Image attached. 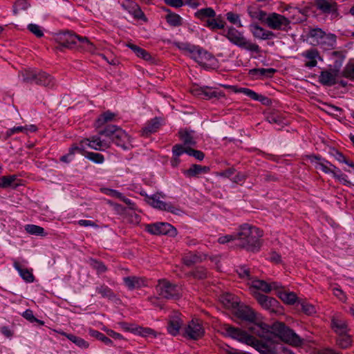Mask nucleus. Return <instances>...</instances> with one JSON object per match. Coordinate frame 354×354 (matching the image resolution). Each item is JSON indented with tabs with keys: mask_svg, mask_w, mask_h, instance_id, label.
<instances>
[{
	"mask_svg": "<svg viewBox=\"0 0 354 354\" xmlns=\"http://www.w3.org/2000/svg\"><path fill=\"white\" fill-rule=\"evenodd\" d=\"M238 318L250 322L249 330L254 335L267 341H274L279 338L290 345L299 346L303 340L284 323L277 322L272 326L258 322L255 312L249 306H241L236 312Z\"/></svg>",
	"mask_w": 354,
	"mask_h": 354,
	"instance_id": "obj_1",
	"label": "nucleus"
},
{
	"mask_svg": "<svg viewBox=\"0 0 354 354\" xmlns=\"http://www.w3.org/2000/svg\"><path fill=\"white\" fill-rule=\"evenodd\" d=\"M263 235V232L259 228L244 224L237 233L238 246L250 252L259 251L262 245L261 238Z\"/></svg>",
	"mask_w": 354,
	"mask_h": 354,
	"instance_id": "obj_2",
	"label": "nucleus"
},
{
	"mask_svg": "<svg viewBox=\"0 0 354 354\" xmlns=\"http://www.w3.org/2000/svg\"><path fill=\"white\" fill-rule=\"evenodd\" d=\"M156 292L160 299H178L180 296V290L177 285L171 283L165 279H159L155 286Z\"/></svg>",
	"mask_w": 354,
	"mask_h": 354,
	"instance_id": "obj_3",
	"label": "nucleus"
},
{
	"mask_svg": "<svg viewBox=\"0 0 354 354\" xmlns=\"http://www.w3.org/2000/svg\"><path fill=\"white\" fill-rule=\"evenodd\" d=\"M221 328L225 335L230 337L232 339H236L248 345L252 346L254 348H255V346L259 342V341L255 337L248 335L245 331L241 330L239 328L225 324L222 326Z\"/></svg>",
	"mask_w": 354,
	"mask_h": 354,
	"instance_id": "obj_4",
	"label": "nucleus"
},
{
	"mask_svg": "<svg viewBox=\"0 0 354 354\" xmlns=\"http://www.w3.org/2000/svg\"><path fill=\"white\" fill-rule=\"evenodd\" d=\"M165 195L160 193H156L151 196L146 195V202L154 208L160 210L167 211L176 215H181L183 211L171 203H167L160 200V198H165Z\"/></svg>",
	"mask_w": 354,
	"mask_h": 354,
	"instance_id": "obj_5",
	"label": "nucleus"
},
{
	"mask_svg": "<svg viewBox=\"0 0 354 354\" xmlns=\"http://www.w3.org/2000/svg\"><path fill=\"white\" fill-rule=\"evenodd\" d=\"M145 230L154 235H169L175 236L176 229L168 223H156L145 225Z\"/></svg>",
	"mask_w": 354,
	"mask_h": 354,
	"instance_id": "obj_6",
	"label": "nucleus"
},
{
	"mask_svg": "<svg viewBox=\"0 0 354 354\" xmlns=\"http://www.w3.org/2000/svg\"><path fill=\"white\" fill-rule=\"evenodd\" d=\"M204 335V329L198 319H192L183 330V335L185 338L197 340Z\"/></svg>",
	"mask_w": 354,
	"mask_h": 354,
	"instance_id": "obj_7",
	"label": "nucleus"
},
{
	"mask_svg": "<svg viewBox=\"0 0 354 354\" xmlns=\"http://www.w3.org/2000/svg\"><path fill=\"white\" fill-rule=\"evenodd\" d=\"M227 38L236 45L243 46L251 51H259V46L245 40L241 34L235 28H230L227 35Z\"/></svg>",
	"mask_w": 354,
	"mask_h": 354,
	"instance_id": "obj_8",
	"label": "nucleus"
},
{
	"mask_svg": "<svg viewBox=\"0 0 354 354\" xmlns=\"http://www.w3.org/2000/svg\"><path fill=\"white\" fill-rule=\"evenodd\" d=\"M254 297L259 304L265 309L271 312H274L278 306V301L272 297H269L258 292H254Z\"/></svg>",
	"mask_w": 354,
	"mask_h": 354,
	"instance_id": "obj_9",
	"label": "nucleus"
},
{
	"mask_svg": "<svg viewBox=\"0 0 354 354\" xmlns=\"http://www.w3.org/2000/svg\"><path fill=\"white\" fill-rule=\"evenodd\" d=\"M192 54V58L194 59L201 66L207 68L209 66L213 56L206 50L201 49L189 50Z\"/></svg>",
	"mask_w": 354,
	"mask_h": 354,
	"instance_id": "obj_10",
	"label": "nucleus"
},
{
	"mask_svg": "<svg viewBox=\"0 0 354 354\" xmlns=\"http://www.w3.org/2000/svg\"><path fill=\"white\" fill-rule=\"evenodd\" d=\"M125 286L129 290L139 289L147 286V281L145 277L137 276H129L123 279Z\"/></svg>",
	"mask_w": 354,
	"mask_h": 354,
	"instance_id": "obj_11",
	"label": "nucleus"
},
{
	"mask_svg": "<svg viewBox=\"0 0 354 354\" xmlns=\"http://www.w3.org/2000/svg\"><path fill=\"white\" fill-rule=\"evenodd\" d=\"M183 321L180 316L174 315L169 319L167 330L171 335L176 336L179 333Z\"/></svg>",
	"mask_w": 354,
	"mask_h": 354,
	"instance_id": "obj_12",
	"label": "nucleus"
},
{
	"mask_svg": "<svg viewBox=\"0 0 354 354\" xmlns=\"http://www.w3.org/2000/svg\"><path fill=\"white\" fill-rule=\"evenodd\" d=\"M338 74L339 70L337 69H333L330 71H322L319 77L320 82L327 86L335 84L336 83V77L338 76Z\"/></svg>",
	"mask_w": 354,
	"mask_h": 354,
	"instance_id": "obj_13",
	"label": "nucleus"
},
{
	"mask_svg": "<svg viewBox=\"0 0 354 354\" xmlns=\"http://www.w3.org/2000/svg\"><path fill=\"white\" fill-rule=\"evenodd\" d=\"M267 23L272 28L278 29L280 28L281 26H287L289 21L282 15L273 14L267 19Z\"/></svg>",
	"mask_w": 354,
	"mask_h": 354,
	"instance_id": "obj_14",
	"label": "nucleus"
},
{
	"mask_svg": "<svg viewBox=\"0 0 354 354\" xmlns=\"http://www.w3.org/2000/svg\"><path fill=\"white\" fill-rule=\"evenodd\" d=\"M315 5L324 13L336 12L337 10V3L332 1L316 0Z\"/></svg>",
	"mask_w": 354,
	"mask_h": 354,
	"instance_id": "obj_15",
	"label": "nucleus"
},
{
	"mask_svg": "<svg viewBox=\"0 0 354 354\" xmlns=\"http://www.w3.org/2000/svg\"><path fill=\"white\" fill-rule=\"evenodd\" d=\"M220 301L227 309H234L238 306V299L233 295L225 293L220 296Z\"/></svg>",
	"mask_w": 354,
	"mask_h": 354,
	"instance_id": "obj_16",
	"label": "nucleus"
},
{
	"mask_svg": "<svg viewBox=\"0 0 354 354\" xmlns=\"http://www.w3.org/2000/svg\"><path fill=\"white\" fill-rule=\"evenodd\" d=\"M250 289L254 295V292L259 290L264 292H269L272 290V285H269L266 281L259 279H254L251 281Z\"/></svg>",
	"mask_w": 354,
	"mask_h": 354,
	"instance_id": "obj_17",
	"label": "nucleus"
},
{
	"mask_svg": "<svg viewBox=\"0 0 354 354\" xmlns=\"http://www.w3.org/2000/svg\"><path fill=\"white\" fill-rule=\"evenodd\" d=\"M332 328L338 335H342L348 331V325L346 321L334 317L331 322Z\"/></svg>",
	"mask_w": 354,
	"mask_h": 354,
	"instance_id": "obj_18",
	"label": "nucleus"
},
{
	"mask_svg": "<svg viewBox=\"0 0 354 354\" xmlns=\"http://www.w3.org/2000/svg\"><path fill=\"white\" fill-rule=\"evenodd\" d=\"M129 139L130 137L126 131L119 127L111 140L116 145H121L124 149H126L127 147L124 146V143L129 141Z\"/></svg>",
	"mask_w": 354,
	"mask_h": 354,
	"instance_id": "obj_19",
	"label": "nucleus"
},
{
	"mask_svg": "<svg viewBox=\"0 0 354 354\" xmlns=\"http://www.w3.org/2000/svg\"><path fill=\"white\" fill-rule=\"evenodd\" d=\"M279 345H283L282 344H277L276 345L271 346L267 344H262L260 341L255 346V349H257L261 354H283V353H277L275 352L276 348L278 347Z\"/></svg>",
	"mask_w": 354,
	"mask_h": 354,
	"instance_id": "obj_20",
	"label": "nucleus"
},
{
	"mask_svg": "<svg viewBox=\"0 0 354 354\" xmlns=\"http://www.w3.org/2000/svg\"><path fill=\"white\" fill-rule=\"evenodd\" d=\"M180 140L186 147L195 146L196 142L193 136L187 130H181L178 133Z\"/></svg>",
	"mask_w": 354,
	"mask_h": 354,
	"instance_id": "obj_21",
	"label": "nucleus"
},
{
	"mask_svg": "<svg viewBox=\"0 0 354 354\" xmlns=\"http://www.w3.org/2000/svg\"><path fill=\"white\" fill-rule=\"evenodd\" d=\"M209 170L210 169L209 167H203L198 165H193L192 167H190L187 171V174L191 176L201 174H206Z\"/></svg>",
	"mask_w": 354,
	"mask_h": 354,
	"instance_id": "obj_22",
	"label": "nucleus"
},
{
	"mask_svg": "<svg viewBox=\"0 0 354 354\" xmlns=\"http://www.w3.org/2000/svg\"><path fill=\"white\" fill-rule=\"evenodd\" d=\"M240 91L241 92H243L248 96H250L253 100H259V101L262 102L263 104H264L269 105L271 104V100L270 99H268V97H266L265 96L258 95L257 93H256L255 92H254L251 90H249L248 88H242Z\"/></svg>",
	"mask_w": 354,
	"mask_h": 354,
	"instance_id": "obj_23",
	"label": "nucleus"
},
{
	"mask_svg": "<svg viewBox=\"0 0 354 354\" xmlns=\"http://www.w3.org/2000/svg\"><path fill=\"white\" fill-rule=\"evenodd\" d=\"M60 334L66 337L69 340H71L80 348H86L88 347V343L81 337H77L72 334H68L64 332H62Z\"/></svg>",
	"mask_w": 354,
	"mask_h": 354,
	"instance_id": "obj_24",
	"label": "nucleus"
},
{
	"mask_svg": "<svg viewBox=\"0 0 354 354\" xmlns=\"http://www.w3.org/2000/svg\"><path fill=\"white\" fill-rule=\"evenodd\" d=\"M279 297L285 303L290 305L294 304L297 301H298V302H300V300H299L296 294L292 292H279Z\"/></svg>",
	"mask_w": 354,
	"mask_h": 354,
	"instance_id": "obj_25",
	"label": "nucleus"
},
{
	"mask_svg": "<svg viewBox=\"0 0 354 354\" xmlns=\"http://www.w3.org/2000/svg\"><path fill=\"white\" fill-rule=\"evenodd\" d=\"M15 267L20 273L21 277L27 282H32L34 281V276L32 273L26 268H22L18 263H15Z\"/></svg>",
	"mask_w": 354,
	"mask_h": 354,
	"instance_id": "obj_26",
	"label": "nucleus"
},
{
	"mask_svg": "<svg viewBox=\"0 0 354 354\" xmlns=\"http://www.w3.org/2000/svg\"><path fill=\"white\" fill-rule=\"evenodd\" d=\"M25 230L30 234L32 235H40L42 236H46V233L44 232V229L42 227L36 225H26L25 226Z\"/></svg>",
	"mask_w": 354,
	"mask_h": 354,
	"instance_id": "obj_27",
	"label": "nucleus"
},
{
	"mask_svg": "<svg viewBox=\"0 0 354 354\" xmlns=\"http://www.w3.org/2000/svg\"><path fill=\"white\" fill-rule=\"evenodd\" d=\"M338 335L339 337L337 339V344L339 347L342 348H346L351 345V337L347 334V333Z\"/></svg>",
	"mask_w": 354,
	"mask_h": 354,
	"instance_id": "obj_28",
	"label": "nucleus"
},
{
	"mask_svg": "<svg viewBox=\"0 0 354 354\" xmlns=\"http://www.w3.org/2000/svg\"><path fill=\"white\" fill-rule=\"evenodd\" d=\"M96 290L98 293L100 294L103 297H106L109 299H112L115 297V295L113 290L104 284L97 287Z\"/></svg>",
	"mask_w": 354,
	"mask_h": 354,
	"instance_id": "obj_29",
	"label": "nucleus"
},
{
	"mask_svg": "<svg viewBox=\"0 0 354 354\" xmlns=\"http://www.w3.org/2000/svg\"><path fill=\"white\" fill-rule=\"evenodd\" d=\"M196 16L203 20L205 17H208L209 19L215 17L216 12L215 11L211 8H207L204 9L199 10L196 12Z\"/></svg>",
	"mask_w": 354,
	"mask_h": 354,
	"instance_id": "obj_30",
	"label": "nucleus"
},
{
	"mask_svg": "<svg viewBox=\"0 0 354 354\" xmlns=\"http://www.w3.org/2000/svg\"><path fill=\"white\" fill-rule=\"evenodd\" d=\"M127 46L132 49L137 54V56L142 57L145 60H150L151 59V56L144 49L133 44H128Z\"/></svg>",
	"mask_w": 354,
	"mask_h": 354,
	"instance_id": "obj_31",
	"label": "nucleus"
},
{
	"mask_svg": "<svg viewBox=\"0 0 354 354\" xmlns=\"http://www.w3.org/2000/svg\"><path fill=\"white\" fill-rule=\"evenodd\" d=\"M16 180L17 178H0V187L15 189L21 184Z\"/></svg>",
	"mask_w": 354,
	"mask_h": 354,
	"instance_id": "obj_32",
	"label": "nucleus"
},
{
	"mask_svg": "<svg viewBox=\"0 0 354 354\" xmlns=\"http://www.w3.org/2000/svg\"><path fill=\"white\" fill-rule=\"evenodd\" d=\"M160 123L158 118H154L151 122L143 129V133L148 136L149 133L155 132L160 127Z\"/></svg>",
	"mask_w": 354,
	"mask_h": 354,
	"instance_id": "obj_33",
	"label": "nucleus"
},
{
	"mask_svg": "<svg viewBox=\"0 0 354 354\" xmlns=\"http://www.w3.org/2000/svg\"><path fill=\"white\" fill-rule=\"evenodd\" d=\"M253 28V34L257 38L266 39L269 37V36L272 35V33L271 32H266L262 28L259 27L258 25H254Z\"/></svg>",
	"mask_w": 354,
	"mask_h": 354,
	"instance_id": "obj_34",
	"label": "nucleus"
},
{
	"mask_svg": "<svg viewBox=\"0 0 354 354\" xmlns=\"http://www.w3.org/2000/svg\"><path fill=\"white\" fill-rule=\"evenodd\" d=\"M115 118V114L111 112H105L97 120V127L99 128L104 125L106 122L111 121Z\"/></svg>",
	"mask_w": 354,
	"mask_h": 354,
	"instance_id": "obj_35",
	"label": "nucleus"
},
{
	"mask_svg": "<svg viewBox=\"0 0 354 354\" xmlns=\"http://www.w3.org/2000/svg\"><path fill=\"white\" fill-rule=\"evenodd\" d=\"M188 274L197 279H203L207 277V272L203 267H198Z\"/></svg>",
	"mask_w": 354,
	"mask_h": 354,
	"instance_id": "obj_36",
	"label": "nucleus"
},
{
	"mask_svg": "<svg viewBox=\"0 0 354 354\" xmlns=\"http://www.w3.org/2000/svg\"><path fill=\"white\" fill-rule=\"evenodd\" d=\"M206 22L207 26L212 29H222L224 28V22L219 18H210Z\"/></svg>",
	"mask_w": 354,
	"mask_h": 354,
	"instance_id": "obj_37",
	"label": "nucleus"
},
{
	"mask_svg": "<svg viewBox=\"0 0 354 354\" xmlns=\"http://www.w3.org/2000/svg\"><path fill=\"white\" fill-rule=\"evenodd\" d=\"M310 36L313 39V44L321 43V39L325 37V33L321 29H314L310 32Z\"/></svg>",
	"mask_w": 354,
	"mask_h": 354,
	"instance_id": "obj_38",
	"label": "nucleus"
},
{
	"mask_svg": "<svg viewBox=\"0 0 354 354\" xmlns=\"http://www.w3.org/2000/svg\"><path fill=\"white\" fill-rule=\"evenodd\" d=\"M318 52L316 50H311L307 52L306 57L309 59L306 63L307 67H313L317 64L316 57H318Z\"/></svg>",
	"mask_w": 354,
	"mask_h": 354,
	"instance_id": "obj_39",
	"label": "nucleus"
},
{
	"mask_svg": "<svg viewBox=\"0 0 354 354\" xmlns=\"http://www.w3.org/2000/svg\"><path fill=\"white\" fill-rule=\"evenodd\" d=\"M118 128L119 127L115 125H108L104 130L100 131L99 134L101 136H105L112 139Z\"/></svg>",
	"mask_w": 354,
	"mask_h": 354,
	"instance_id": "obj_40",
	"label": "nucleus"
},
{
	"mask_svg": "<svg viewBox=\"0 0 354 354\" xmlns=\"http://www.w3.org/2000/svg\"><path fill=\"white\" fill-rule=\"evenodd\" d=\"M90 335L92 337H94L97 338V339L102 341L106 345L112 344V343H113L112 341L111 340V339H109V337H107L106 336H105L104 334H102V333H100L99 331L91 330Z\"/></svg>",
	"mask_w": 354,
	"mask_h": 354,
	"instance_id": "obj_41",
	"label": "nucleus"
},
{
	"mask_svg": "<svg viewBox=\"0 0 354 354\" xmlns=\"http://www.w3.org/2000/svg\"><path fill=\"white\" fill-rule=\"evenodd\" d=\"M29 4L26 0H18L15 4L14 12L15 13H21L26 10Z\"/></svg>",
	"mask_w": 354,
	"mask_h": 354,
	"instance_id": "obj_42",
	"label": "nucleus"
},
{
	"mask_svg": "<svg viewBox=\"0 0 354 354\" xmlns=\"http://www.w3.org/2000/svg\"><path fill=\"white\" fill-rule=\"evenodd\" d=\"M328 159L331 162L334 164L336 163L337 162H346L344 156H343L342 154H341L340 153L334 150L331 151L328 155Z\"/></svg>",
	"mask_w": 354,
	"mask_h": 354,
	"instance_id": "obj_43",
	"label": "nucleus"
},
{
	"mask_svg": "<svg viewBox=\"0 0 354 354\" xmlns=\"http://www.w3.org/2000/svg\"><path fill=\"white\" fill-rule=\"evenodd\" d=\"M201 261H202L201 257L195 254L187 256L183 258V263L188 266Z\"/></svg>",
	"mask_w": 354,
	"mask_h": 354,
	"instance_id": "obj_44",
	"label": "nucleus"
},
{
	"mask_svg": "<svg viewBox=\"0 0 354 354\" xmlns=\"http://www.w3.org/2000/svg\"><path fill=\"white\" fill-rule=\"evenodd\" d=\"M189 147H186L184 145H176L173 147L172 152L173 154L178 158L183 153H187Z\"/></svg>",
	"mask_w": 354,
	"mask_h": 354,
	"instance_id": "obj_45",
	"label": "nucleus"
},
{
	"mask_svg": "<svg viewBox=\"0 0 354 354\" xmlns=\"http://www.w3.org/2000/svg\"><path fill=\"white\" fill-rule=\"evenodd\" d=\"M236 272L239 276L243 279H251L250 270L246 266H242L238 268Z\"/></svg>",
	"mask_w": 354,
	"mask_h": 354,
	"instance_id": "obj_46",
	"label": "nucleus"
},
{
	"mask_svg": "<svg viewBox=\"0 0 354 354\" xmlns=\"http://www.w3.org/2000/svg\"><path fill=\"white\" fill-rule=\"evenodd\" d=\"M299 303L301 304L302 311L307 315H312L316 313V310L313 305L301 301Z\"/></svg>",
	"mask_w": 354,
	"mask_h": 354,
	"instance_id": "obj_47",
	"label": "nucleus"
},
{
	"mask_svg": "<svg viewBox=\"0 0 354 354\" xmlns=\"http://www.w3.org/2000/svg\"><path fill=\"white\" fill-rule=\"evenodd\" d=\"M91 266L97 270L98 274L105 272L107 270L106 266L102 262L97 260L92 259Z\"/></svg>",
	"mask_w": 354,
	"mask_h": 354,
	"instance_id": "obj_48",
	"label": "nucleus"
},
{
	"mask_svg": "<svg viewBox=\"0 0 354 354\" xmlns=\"http://www.w3.org/2000/svg\"><path fill=\"white\" fill-rule=\"evenodd\" d=\"M167 21L172 26H177L180 24V17L176 14L169 12L166 17Z\"/></svg>",
	"mask_w": 354,
	"mask_h": 354,
	"instance_id": "obj_49",
	"label": "nucleus"
},
{
	"mask_svg": "<svg viewBox=\"0 0 354 354\" xmlns=\"http://www.w3.org/2000/svg\"><path fill=\"white\" fill-rule=\"evenodd\" d=\"M28 29L37 37H41L44 35L43 31L37 24H30L28 26Z\"/></svg>",
	"mask_w": 354,
	"mask_h": 354,
	"instance_id": "obj_50",
	"label": "nucleus"
},
{
	"mask_svg": "<svg viewBox=\"0 0 354 354\" xmlns=\"http://www.w3.org/2000/svg\"><path fill=\"white\" fill-rule=\"evenodd\" d=\"M342 75L347 78H354V63L346 66L343 71Z\"/></svg>",
	"mask_w": 354,
	"mask_h": 354,
	"instance_id": "obj_51",
	"label": "nucleus"
},
{
	"mask_svg": "<svg viewBox=\"0 0 354 354\" xmlns=\"http://www.w3.org/2000/svg\"><path fill=\"white\" fill-rule=\"evenodd\" d=\"M187 154L192 156L200 160H202L205 157V155L202 151L194 149L191 147H189L188 149Z\"/></svg>",
	"mask_w": 354,
	"mask_h": 354,
	"instance_id": "obj_52",
	"label": "nucleus"
},
{
	"mask_svg": "<svg viewBox=\"0 0 354 354\" xmlns=\"http://www.w3.org/2000/svg\"><path fill=\"white\" fill-rule=\"evenodd\" d=\"M87 157L90 160H91L97 163H101L104 160V156L102 154L97 153H93V152L88 153Z\"/></svg>",
	"mask_w": 354,
	"mask_h": 354,
	"instance_id": "obj_53",
	"label": "nucleus"
},
{
	"mask_svg": "<svg viewBox=\"0 0 354 354\" xmlns=\"http://www.w3.org/2000/svg\"><path fill=\"white\" fill-rule=\"evenodd\" d=\"M276 72V70L274 69V68H269V69H264V68H261V69H258V68H254V69H251L249 71V73L250 74H256L257 73H259L261 75H266V73H270V74H273Z\"/></svg>",
	"mask_w": 354,
	"mask_h": 354,
	"instance_id": "obj_54",
	"label": "nucleus"
},
{
	"mask_svg": "<svg viewBox=\"0 0 354 354\" xmlns=\"http://www.w3.org/2000/svg\"><path fill=\"white\" fill-rule=\"evenodd\" d=\"M333 294L335 297H337L342 302L346 301L347 297L345 295L344 292L341 289H339L337 288H334Z\"/></svg>",
	"mask_w": 354,
	"mask_h": 354,
	"instance_id": "obj_55",
	"label": "nucleus"
},
{
	"mask_svg": "<svg viewBox=\"0 0 354 354\" xmlns=\"http://www.w3.org/2000/svg\"><path fill=\"white\" fill-rule=\"evenodd\" d=\"M220 175L225 177H227L230 176H239L240 175V173L234 168H229L226 169L225 171L221 173Z\"/></svg>",
	"mask_w": 354,
	"mask_h": 354,
	"instance_id": "obj_56",
	"label": "nucleus"
},
{
	"mask_svg": "<svg viewBox=\"0 0 354 354\" xmlns=\"http://www.w3.org/2000/svg\"><path fill=\"white\" fill-rule=\"evenodd\" d=\"M23 317L31 323L35 322V321H37V318L34 316L32 311L29 309L26 310L23 313Z\"/></svg>",
	"mask_w": 354,
	"mask_h": 354,
	"instance_id": "obj_57",
	"label": "nucleus"
},
{
	"mask_svg": "<svg viewBox=\"0 0 354 354\" xmlns=\"http://www.w3.org/2000/svg\"><path fill=\"white\" fill-rule=\"evenodd\" d=\"M234 239H237V234L236 235H226L221 236L218 239V241L219 243L224 244Z\"/></svg>",
	"mask_w": 354,
	"mask_h": 354,
	"instance_id": "obj_58",
	"label": "nucleus"
},
{
	"mask_svg": "<svg viewBox=\"0 0 354 354\" xmlns=\"http://www.w3.org/2000/svg\"><path fill=\"white\" fill-rule=\"evenodd\" d=\"M87 141L88 142H94V143H96L97 146H98L99 147H106V148L109 147V145H107L106 143H105L104 142V140H102L100 138L97 137H93L92 138L91 140L89 139H86Z\"/></svg>",
	"mask_w": 354,
	"mask_h": 354,
	"instance_id": "obj_59",
	"label": "nucleus"
},
{
	"mask_svg": "<svg viewBox=\"0 0 354 354\" xmlns=\"http://www.w3.org/2000/svg\"><path fill=\"white\" fill-rule=\"evenodd\" d=\"M78 224L83 227H98V225L95 222L90 220H80Z\"/></svg>",
	"mask_w": 354,
	"mask_h": 354,
	"instance_id": "obj_60",
	"label": "nucleus"
},
{
	"mask_svg": "<svg viewBox=\"0 0 354 354\" xmlns=\"http://www.w3.org/2000/svg\"><path fill=\"white\" fill-rule=\"evenodd\" d=\"M104 192L106 194H109V195H111L113 197H115V198H122V194L120 192H118V191L116 190H114V189H104Z\"/></svg>",
	"mask_w": 354,
	"mask_h": 354,
	"instance_id": "obj_61",
	"label": "nucleus"
},
{
	"mask_svg": "<svg viewBox=\"0 0 354 354\" xmlns=\"http://www.w3.org/2000/svg\"><path fill=\"white\" fill-rule=\"evenodd\" d=\"M166 3L173 7L179 8L183 5L182 0H166Z\"/></svg>",
	"mask_w": 354,
	"mask_h": 354,
	"instance_id": "obj_62",
	"label": "nucleus"
},
{
	"mask_svg": "<svg viewBox=\"0 0 354 354\" xmlns=\"http://www.w3.org/2000/svg\"><path fill=\"white\" fill-rule=\"evenodd\" d=\"M196 92H197V95H203L207 98H212L213 97H216V93L215 92L208 93L203 89H201L200 91L196 90Z\"/></svg>",
	"mask_w": 354,
	"mask_h": 354,
	"instance_id": "obj_63",
	"label": "nucleus"
},
{
	"mask_svg": "<svg viewBox=\"0 0 354 354\" xmlns=\"http://www.w3.org/2000/svg\"><path fill=\"white\" fill-rule=\"evenodd\" d=\"M275 352L283 353V354H294L291 351H290L288 348H286L283 345H279L278 347L276 348Z\"/></svg>",
	"mask_w": 354,
	"mask_h": 354,
	"instance_id": "obj_64",
	"label": "nucleus"
}]
</instances>
